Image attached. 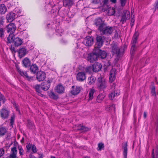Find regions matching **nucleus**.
Listing matches in <instances>:
<instances>
[{"instance_id": "obj_1", "label": "nucleus", "mask_w": 158, "mask_h": 158, "mask_svg": "<svg viewBox=\"0 0 158 158\" xmlns=\"http://www.w3.org/2000/svg\"><path fill=\"white\" fill-rule=\"evenodd\" d=\"M114 30L113 27L107 26L106 23L99 31L103 34L108 35L111 34Z\"/></svg>"}, {"instance_id": "obj_2", "label": "nucleus", "mask_w": 158, "mask_h": 158, "mask_svg": "<svg viewBox=\"0 0 158 158\" xmlns=\"http://www.w3.org/2000/svg\"><path fill=\"white\" fill-rule=\"evenodd\" d=\"M138 37V32H135L133 36L132 40V46L131 47V55L134 53V51L136 49L135 44L137 42V39Z\"/></svg>"}, {"instance_id": "obj_3", "label": "nucleus", "mask_w": 158, "mask_h": 158, "mask_svg": "<svg viewBox=\"0 0 158 158\" xmlns=\"http://www.w3.org/2000/svg\"><path fill=\"white\" fill-rule=\"evenodd\" d=\"M94 51L95 52V53L97 56L98 58L103 59L106 57V52L104 51H102L98 48H94Z\"/></svg>"}, {"instance_id": "obj_4", "label": "nucleus", "mask_w": 158, "mask_h": 158, "mask_svg": "<svg viewBox=\"0 0 158 158\" xmlns=\"http://www.w3.org/2000/svg\"><path fill=\"white\" fill-rule=\"evenodd\" d=\"M98 81L99 82L98 87L100 89L103 90L107 87V82L105 80L100 77L98 78Z\"/></svg>"}, {"instance_id": "obj_5", "label": "nucleus", "mask_w": 158, "mask_h": 158, "mask_svg": "<svg viewBox=\"0 0 158 158\" xmlns=\"http://www.w3.org/2000/svg\"><path fill=\"white\" fill-rule=\"evenodd\" d=\"M95 52L94 51L93 53L89 54L87 57V60L91 63H93L94 61H96L98 58Z\"/></svg>"}, {"instance_id": "obj_6", "label": "nucleus", "mask_w": 158, "mask_h": 158, "mask_svg": "<svg viewBox=\"0 0 158 158\" xmlns=\"http://www.w3.org/2000/svg\"><path fill=\"white\" fill-rule=\"evenodd\" d=\"M94 40L92 37L87 36L85 37L82 43L86 46H90L93 44Z\"/></svg>"}, {"instance_id": "obj_7", "label": "nucleus", "mask_w": 158, "mask_h": 158, "mask_svg": "<svg viewBox=\"0 0 158 158\" xmlns=\"http://www.w3.org/2000/svg\"><path fill=\"white\" fill-rule=\"evenodd\" d=\"M94 24L96 26L98 27V29L99 31L106 24L104 21H103L100 18H98L96 19L94 21Z\"/></svg>"}, {"instance_id": "obj_8", "label": "nucleus", "mask_w": 158, "mask_h": 158, "mask_svg": "<svg viewBox=\"0 0 158 158\" xmlns=\"http://www.w3.org/2000/svg\"><path fill=\"white\" fill-rule=\"evenodd\" d=\"M104 36H98L96 38L97 42L95 44L94 48H99L102 46L103 42V39H104Z\"/></svg>"}, {"instance_id": "obj_9", "label": "nucleus", "mask_w": 158, "mask_h": 158, "mask_svg": "<svg viewBox=\"0 0 158 158\" xmlns=\"http://www.w3.org/2000/svg\"><path fill=\"white\" fill-rule=\"evenodd\" d=\"M130 12L128 10H124L122 17L121 22L123 23L126 21L130 19Z\"/></svg>"}, {"instance_id": "obj_10", "label": "nucleus", "mask_w": 158, "mask_h": 158, "mask_svg": "<svg viewBox=\"0 0 158 158\" xmlns=\"http://www.w3.org/2000/svg\"><path fill=\"white\" fill-rule=\"evenodd\" d=\"M111 52L113 55L116 54L118 56L120 53V49L118 45L115 44H111Z\"/></svg>"}, {"instance_id": "obj_11", "label": "nucleus", "mask_w": 158, "mask_h": 158, "mask_svg": "<svg viewBox=\"0 0 158 158\" xmlns=\"http://www.w3.org/2000/svg\"><path fill=\"white\" fill-rule=\"evenodd\" d=\"M6 30L8 33H13L14 32L16 29L15 24L13 23H9L6 27Z\"/></svg>"}, {"instance_id": "obj_12", "label": "nucleus", "mask_w": 158, "mask_h": 158, "mask_svg": "<svg viewBox=\"0 0 158 158\" xmlns=\"http://www.w3.org/2000/svg\"><path fill=\"white\" fill-rule=\"evenodd\" d=\"M120 94V92L119 90H116L110 93L108 95V97L110 99L112 100L117 98Z\"/></svg>"}, {"instance_id": "obj_13", "label": "nucleus", "mask_w": 158, "mask_h": 158, "mask_svg": "<svg viewBox=\"0 0 158 158\" xmlns=\"http://www.w3.org/2000/svg\"><path fill=\"white\" fill-rule=\"evenodd\" d=\"M116 75V70L115 69H112L110 73L109 81L112 82L115 79Z\"/></svg>"}, {"instance_id": "obj_14", "label": "nucleus", "mask_w": 158, "mask_h": 158, "mask_svg": "<svg viewBox=\"0 0 158 158\" xmlns=\"http://www.w3.org/2000/svg\"><path fill=\"white\" fill-rule=\"evenodd\" d=\"M17 151L15 147H13L11 148V152L7 158H17Z\"/></svg>"}, {"instance_id": "obj_15", "label": "nucleus", "mask_w": 158, "mask_h": 158, "mask_svg": "<svg viewBox=\"0 0 158 158\" xmlns=\"http://www.w3.org/2000/svg\"><path fill=\"white\" fill-rule=\"evenodd\" d=\"M77 79L79 81H83L86 79L85 74L83 72H79L77 74Z\"/></svg>"}, {"instance_id": "obj_16", "label": "nucleus", "mask_w": 158, "mask_h": 158, "mask_svg": "<svg viewBox=\"0 0 158 158\" xmlns=\"http://www.w3.org/2000/svg\"><path fill=\"white\" fill-rule=\"evenodd\" d=\"M9 113L8 110L4 108L2 109L0 111V115L2 119H6L8 118Z\"/></svg>"}, {"instance_id": "obj_17", "label": "nucleus", "mask_w": 158, "mask_h": 158, "mask_svg": "<svg viewBox=\"0 0 158 158\" xmlns=\"http://www.w3.org/2000/svg\"><path fill=\"white\" fill-rule=\"evenodd\" d=\"M45 74L44 72H39L37 74V79L40 81H43L45 79Z\"/></svg>"}, {"instance_id": "obj_18", "label": "nucleus", "mask_w": 158, "mask_h": 158, "mask_svg": "<svg viewBox=\"0 0 158 158\" xmlns=\"http://www.w3.org/2000/svg\"><path fill=\"white\" fill-rule=\"evenodd\" d=\"M92 70L94 72H96L100 71L102 68V65L100 63H96L92 65Z\"/></svg>"}, {"instance_id": "obj_19", "label": "nucleus", "mask_w": 158, "mask_h": 158, "mask_svg": "<svg viewBox=\"0 0 158 158\" xmlns=\"http://www.w3.org/2000/svg\"><path fill=\"white\" fill-rule=\"evenodd\" d=\"M15 14L13 12H11L7 14L6 19L8 22H11L15 19Z\"/></svg>"}, {"instance_id": "obj_20", "label": "nucleus", "mask_w": 158, "mask_h": 158, "mask_svg": "<svg viewBox=\"0 0 158 158\" xmlns=\"http://www.w3.org/2000/svg\"><path fill=\"white\" fill-rule=\"evenodd\" d=\"M50 86V84L49 81L44 82L42 83L41 87L42 89L44 91H46L48 89Z\"/></svg>"}, {"instance_id": "obj_21", "label": "nucleus", "mask_w": 158, "mask_h": 158, "mask_svg": "<svg viewBox=\"0 0 158 158\" xmlns=\"http://www.w3.org/2000/svg\"><path fill=\"white\" fill-rule=\"evenodd\" d=\"M56 92L59 94L63 93L64 90L63 86L61 84L58 85L55 88Z\"/></svg>"}, {"instance_id": "obj_22", "label": "nucleus", "mask_w": 158, "mask_h": 158, "mask_svg": "<svg viewBox=\"0 0 158 158\" xmlns=\"http://www.w3.org/2000/svg\"><path fill=\"white\" fill-rule=\"evenodd\" d=\"M8 132V129L6 127L0 126V137L4 136Z\"/></svg>"}, {"instance_id": "obj_23", "label": "nucleus", "mask_w": 158, "mask_h": 158, "mask_svg": "<svg viewBox=\"0 0 158 158\" xmlns=\"http://www.w3.org/2000/svg\"><path fill=\"white\" fill-rule=\"evenodd\" d=\"M27 53V49L25 48H20L18 51L19 55L20 57H23Z\"/></svg>"}, {"instance_id": "obj_24", "label": "nucleus", "mask_w": 158, "mask_h": 158, "mask_svg": "<svg viewBox=\"0 0 158 158\" xmlns=\"http://www.w3.org/2000/svg\"><path fill=\"white\" fill-rule=\"evenodd\" d=\"M105 109L108 112H111L113 111L114 112H115V106L114 104L106 106Z\"/></svg>"}, {"instance_id": "obj_25", "label": "nucleus", "mask_w": 158, "mask_h": 158, "mask_svg": "<svg viewBox=\"0 0 158 158\" xmlns=\"http://www.w3.org/2000/svg\"><path fill=\"white\" fill-rule=\"evenodd\" d=\"M73 89L71 90V94L74 95L77 94L79 93L80 91V88L78 86H76L75 87L74 86H73L72 87Z\"/></svg>"}, {"instance_id": "obj_26", "label": "nucleus", "mask_w": 158, "mask_h": 158, "mask_svg": "<svg viewBox=\"0 0 158 158\" xmlns=\"http://www.w3.org/2000/svg\"><path fill=\"white\" fill-rule=\"evenodd\" d=\"M13 43L16 46H19L21 45L22 43V40L18 37H16L14 38Z\"/></svg>"}, {"instance_id": "obj_27", "label": "nucleus", "mask_w": 158, "mask_h": 158, "mask_svg": "<svg viewBox=\"0 0 158 158\" xmlns=\"http://www.w3.org/2000/svg\"><path fill=\"white\" fill-rule=\"evenodd\" d=\"M22 62L23 65V66L26 68L29 67L30 66L31 61H30L29 59L27 57L24 58L22 60Z\"/></svg>"}, {"instance_id": "obj_28", "label": "nucleus", "mask_w": 158, "mask_h": 158, "mask_svg": "<svg viewBox=\"0 0 158 158\" xmlns=\"http://www.w3.org/2000/svg\"><path fill=\"white\" fill-rule=\"evenodd\" d=\"M123 154L124 158H127V142L125 143L123 146Z\"/></svg>"}, {"instance_id": "obj_29", "label": "nucleus", "mask_w": 158, "mask_h": 158, "mask_svg": "<svg viewBox=\"0 0 158 158\" xmlns=\"http://www.w3.org/2000/svg\"><path fill=\"white\" fill-rule=\"evenodd\" d=\"M107 14L109 16L114 15L115 13L114 9L113 8H109L106 10Z\"/></svg>"}, {"instance_id": "obj_30", "label": "nucleus", "mask_w": 158, "mask_h": 158, "mask_svg": "<svg viewBox=\"0 0 158 158\" xmlns=\"http://www.w3.org/2000/svg\"><path fill=\"white\" fill-rule=\"evenodd\" d=\"M38 67L37 65L35 64H32L30 68V70L31 72L34 74L38 70Z\"/></svg>"}, {"instance_id": "obj_31", "label": "nucleus", "mask_w": 158, "mask_h": 158, "mask_svg": "<svg viewBox=\"0 0 158 158\" xmlns=\"http://www.w3.org/2000/svg\"><path fill=\"white\" fill-rule=\"evenodd\" d=\"M152 158H158V147L152 149Z\"/></svg>"}, {"instance_id": "obj_32", "label": "nucleus", "mask_w": 158, "mask_h": 158, "mask_svg": "<svg viewBox=\"0 0 158 158\" xmlns=\"http://www.w3.org/2000/svg\"><path fill=\"white\" fill-rule=\"evenodd\" d=\"M6 10V7L4 4H2L0 5V14H4Z\"/></svg>"}, {"instance_id": "obj_33", "label": "nucleus", "mask_w": 158, "mask_h": 158, "mask_svg": "<svg viewBox=\"0 0 158 158\" xmlns=\"http://www.w3.org/2000/svg\"><path fill=\"white\" fill-rule=\"evenodd\" d=\"M17 69L18 72L21 76L25 77L29 79V77L27 74V73L24 72L23 71H22V70L19 67H17Z\"/></svg>"}, {"instance_id": "obj_34", "label": "nucleus", "mask_w": 158, "mask_h": 158, "mask_svg": "<svg viewBox=\"0 0 158 158\" xmlns=\"http://www.w3.org/2000/svg\"><path fill=\"white\" fill-rule=\"evenodd\" d=\"M106 96L104 93H102L98 95L97 97V101L98 102H101Z\"/></svg>"}, {"instance_id": "obj_35", "label": "nucleus", "mask_w": 158, "mask_h": 158, "mask_svg": "<svg viewBox=\"0 0 158 158\" xmlns=\"http://www.w3.org/2000/svg\"><path fill=\"white\" fill-rule=\"evenodd\" d=\"M14 36L13 33H10L8 37L7 38V43H10L13 42Z\"/></svg>"}, {"instance_id": "obj_36", "label": "nucleus", "mask_w": 158, "mask_h": 158, "mask_svg": "<svg viewBox=\"0 0 158 158\" xmlns=\"http://www.w3.org/2000/svg\"><path fill=\"white\" fill-rule=\"evenodd\" d=\"M34 88L35 89L36 91L38 93V94L42 96L43 95L41 93L40 85H36L34 86Z\"/></svg>"}, {"instance_id": "obj_37", "label": "nucleus", "mask_w": 158, "mask_h": 158, "mask_svg": "<svg viewBox=\"0 0 158 158\" xmlns=\"http://www.w3.org/2000/svg\"><path fill=\"white\" fill-rule=\"evenodd\" d=\"M96 78L95 77L93 76H91L90 77H89L88 78V84L89 85H91V84L94 83L95 81Z\"/></svg>"}, {"instance_id": "obj_38", "label": "nucleus", "mask_w": 158, "mask_h": 158, "mask_svg": "<svg viewBox=\"0 0 158 158\" xmlns=\"http://www.w3.org/2000/svg\"><path fill=\"white\" fill-rule=\"evenodd\" d=\"M95 92V90L93 89H91L89 91V100H91L93 98V94Z\"/></svg>"}, {"instance_id": "obj_39", "label": "nucleus", "mask_w": 158, "mask_h": 158, "mask_svg": "<svg viewBox=\"0 0 158 158\" xmlns=\"http://www.w3.org/2000/svg\"><path fill=\"white\" fill-rule=\"evenodd\" d=\"M151 94L152 95L156 97V94L155 91V87L154 85H152L151 87Z\"/></svg>"}, {"instance_id": "obj_40", "label": "nucleus", "mask_w": 158, "mask_h": 158, "mask_svg": "<svg viewBox=\"0 0 158 158\" xmlns=\"http://www.w3.org/2000/svg\"><path fill=\"white\" fill-rule=\"evenodd\" d=\"M72 5V1L71 0H65L63 2V5L65 6H69Z\"/></svg>"}, {"instance_id": "obj_41", "label": "nucleus", "mask_w": 158, "mask_h": 158, "mask_svg": "<svg viewBox=\"0 0 158 158\" xmlns=\"http://www.w3.org/2000/svg\"><path fill=\"white\" fill-rule=\"evenodd\" d=\"M78 130H82L83 131H88L89 130V129L84 126H83L81 125H80L78 126Z\"/></svg>"}, {"instance_id": "obj_42", "label": "nucleus", "mask_w": 158, "mask_h": 158, "mask_svg": "<svg viewBox=\"0 0 158 158\" xmlns=\"http://www.w3.org/2000/svg\"><path fill=\"white\" fill-rule=\"evenodd\" d=\"M49 97L53 99H56L58 98V97L53 92H51L49 94Z\"/></svg>"}, {"instance_id": "obj_43", "label": "nucleus", "mask_w": 158, "mask_h": 158, "mask_svg": "<svg viewBox=\"0 0 158 158\" xmlns=\"http://www.w3.org/2000/svg\"><path fill=\"white\" fill-rule=\"evenodd\" d=\"M104 144L102 143H99L98 144V150L101 151L104 148Z\"/></svg>"}, {"instance_id": "obj_44", "label": "nucleus", "mask_w": 158, "mask_h": 158, "mask_svg": "<svg viewBox=\"0 0 158 158\" xmlns=\"http://www.w3.org/2000/svg\"><path fill=\"white\" fill-rule=\"evenodd\" d=\"M15 116L14 115H13L11 116L10 119V126H11L12 127H13V125L14 123V120H15Z\"/></svg>"}, {"instance_id": "obj_45", "label": "nucleus", "mask_w": 158, "mask_h": 158, "mask_svg": "<svg viewBox=\"0 0 158 158\" xmlns=\"http://www.w3.org/2000/svg\"><path fill=\"white\" fill-rule=\"evenodd\" d=\"M4 30L2 27L0 28V37L2 38L4 37Z\"/></svg>"}, {"instance_id": "obj_46", "label": "nucleus", "mask_w": 158, "mask_h": 158, "mask_svg": "<svg viewBox=\"0 0 158 158\" xmlns=\"http://www.w3.org/2000/svg\"><path fill=\"white\" fill-rule=\"evenodd\" d=\"M18 149L19 150V153L20 155H23L24 154V151L21 146H19Z\"/></svg>"}, {"instance_id": "obj_47", "label": "nucleus", "mask_w": 158, "mask_h": 158, "mask_svg": "<svg viewBox=\"0 0 158 158\" xmlns=\"http://www.w3.org/2000/svg\"><path fill=\"white\" fill-rule=\"evenodd\" d=\"M31 149L33 152L34 153H36L37 152L36 148L35 145H32Z\"/></svg>"}, {"instance_id": "obj_48", "label": "nucleus", "mask_w": 158, "mask_h": 158, "mask_svg": "<svg viewBox=\"0 0 158 158\" xmlns=\"http://www.w3.org/2000/svg\"><path fill=\"white\" fill-rule=\"evenodd\" d=\"M92 70V68L91 66H88L85 69V71L86 72L90 73L91 71V70Z\"/></svg>"}, {"instance_id": "obj_49", "label": "nucleus", "mask_w": 158, "mask_h": 158, "mask_svg": "<svg viewBox=\"0 0 158 158\" xmlns=\"http://www.w3.org/2000/svg\"><path fill=\"white\" fill-rule=\"evenodd\" d=\"M121 6H124L126 3L127 0H120Z\"/></svg>"}, {"instance_id": "obj_50", "label": "nucleus", "mask_w": 158, "mask_h": 158, "mask_svg": "<svg viewBox=\"0 0 158 158\" xmlns=\"http://www.w3.org/2000/svg\"><path fill=\"white\" fill-rule=\"evenodd\" d=\"M100 2V0H92L91 3L93 4H97Z\"/></svg>"}, {"instance_id": "obj_51", "label": "nucleus", "mask_w": 158, "mask_h": 158, "mask_svg": "<svg viewBox=\"0 0 158 158\" xmlns=\"http://www.w3.org/2000/svg\"><path fill=\"white\" fill-rule=\"evenodd\" d=\"M31 146L32 145L30 143H29L26 145V148L28 151H29L31 149Z\"/></svg>"}, {"instance_id": "obj_52", "label": "nucleus", "mask_w": 158, "mask_h": 158, "mask_svg": "<svg viewBox=\"0 0 158 158\" xmlns=\"http://www.w3.org/2000/svg\"><path fill=\"white\" fill-rule=\"evenodd\" d=\"M4 153V150L2 148L0 149V157Z\"/></svg>"}, {"instance_id": "obj_53", "label": "nucleus", "mask_w": 158, "mask_h": 158, "mask_svg": "<svg viewBox=\"0 0 158 158\" xmlns=\"http://www.w3.org/2000/svg\"><path fill=\"white\" fill-rule=\"evenodd\" d=\"M23 36L25 39L28 37V35L26 33H24L23 34Z\"/></svg>"}, {"instance_id": "obj_54", "label": "nucleus", "mask_w": 158, "mask_h": 158, "mask_svg": "<svg viewBox=\"0 0 158 158\" xmlns=\"http://www.w3.org/2000/svg\"><path fill=\"white\" fill-rule=\"evenodd\" d=\"M116 86V85L114 83L111 86V88L112 90L114 89H115V87Z\"/></svg>"}, {"instance_id": "obj_55", "label": "nucleus", "mask_w": 158, "mask_h": 158, "mask_svg": "<svg viewBox=\"0 0 158 158\" xmlns=\"http://www.w3.org/2000/svg\"><path fill=\"white\" fill-rule=\"evenodd\" d=\"M158 8V1L156 3V5L155 6V10Z\"/></svg>"}, {"instance_id": "obj_56", "label": "nucleus", "mask_w": 158, "mask_h": 158, "mask_svg": "<svg viewBox=\"0 0 158 158\" xmlns=\"http://www.w3.org/2000/svg\"><path fill=\"white\" fill-rule=\"evenodd\" d=\"M10 49L12 51H15V48L14 47H13L12 45L11 46Z\"/></svg>"}, {"instance_id": "obj_57", "label": "nucleus", "mask_w": 158, "mask_h": 158, "mask_svg": "<svg viewBox=\"0 0 158 158\" xmlns=\"http://www.w3.org/2000/svg\"><path fill=\"white\" fill-rule=\"evenodd\" d=\"M10 134H7V137H6V139H9L10 137Z\"/></svg>"}, {"instance_id": "obj_58", "label": "nucleus", "mask_w": 158, "mask_h": 158, "mask_svg": "<svg viewBox=\"0 0 158 158\" xmlns=\"http://www.w3.org/2000/svg\"><path fill=\"white\" fill-rule=\"evenodd\" d=\"M156 130L157 132H158V123L156 124Z\"/></svg>"}, {"instance_id": "obj_59", "label": "nucleus", "mask_w": 158, "mask_h": 158, "mask_svg": "<svg viewBox=\"0 0 158 158\" xmlns=\"http://www.w3.org/2000/svg\"><path fill=\"white\" fill-rule=\"evenodd\" d=\"M110 1L113 3H115L116 2V0H110Z\"/></svg>"}, {"instance_id": "obj_60", "label": "nucleus", "mask_w": 158, "mask_h": 158, "mask_svg": "<svg viewBox=\"0 0 158 158\" xmlns=\"http://www.w3.org/2000/svg\"><path fill=\"white\" fill-rule=\"evenodd\" d=\"M143 116H144V118H145L146 117V114L145 112H144Z\"/></svg>"}, {"instance_id": "obj_61", "label": "nucleus", "mask_w": 158, "mask_h": 158, "mask_svg": "<svg viewBox=\"0 0 158 158\" xmlns=\"http://www.w3.org/2000/svg\"><path fill=\"white\" fill-rule=\"evenodd\" d=\"M2 23L0 21V28L2 27Z\"/></svg>"}, {"instance_id": "obj_62", "label": "nucleus", "mask_w": 158, "mask_h": 158, "mask_svg": "<svg viewBox=\"0 0 158 158\" xmlns=\"http://www.w3.org/2000/svg\"><path fill=\"white\" fill-rule=\"evenodd\" d=\"M24 138H23H23H22V140H21V142L22 143L23 142V141H24Z\"/></svg>"}, {"instance_id": "obj_63", "label": "nucleus", "mask_w": 158, "mask_h": 158, "mask_svg": "<svg viewBox=\"0 0 158 158\" xmlns=\"http://www.w3.org/2000/svg\"><path fill=\"white\" fill-rule=\"evenodd\" d=\"M60 29H57L56 30V31L57 32H58L59 33H60V32H59V30H60Z\"/></svg>"}, {"instance_id": "obj_64", "label": "nucleus", "mask_w": 158, "mask_h": 158, "mask_svg": "<svg viewBox=\"0 0 158 158\" xmlns=\"http://www.w3.org/2000/svg\"><path fill=\"white\" fill-rule=\"evenodd\" d=\"M108 0H104V3L106 2Z\"/></svg>"}]
</instances>
